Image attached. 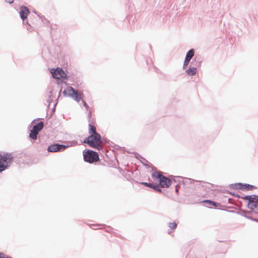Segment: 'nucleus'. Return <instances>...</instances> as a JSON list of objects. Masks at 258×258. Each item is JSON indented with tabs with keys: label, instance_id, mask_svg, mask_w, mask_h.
I'll return each instance as SVG.
<instances>
[{
	"label": "nucleus",
	"instance_id": "28",
	"mask_svg": "<svg viewBox=\"0 0 258 258\" xmlns=\"http://www.w3.org/2000/svg\"><path fill=\"white\" fill-rule=\"evenodd\" d=\"M147 61V64L148 65L150 63L151 64V65L153 66L155 71L157 73L158 72V71H159V69L158 68H157L156 67H155L154 65H153V63L152 62V60H151V58H149L148 59H147L146 60Z\"/></svg>",
	"mask_w": 258,
	"mask_h": 258
},
{
	"label": "nucleus",
	"instance_id": "17",
	"mask_svg": "<svg viewBox=\"0 0 258 258\" xmlns=\"http://www.w3.org/2000/svg\"><path fill=\"white\" fill-rule=\"evenodd\" d=\"M136 157L141 161L144 166L148 168L150 167V165L148 164V161L143 157L138 154V156H136Z\"/></svg>",
	"mask_w": 258,
	"mask_h": 258
},
{
	"label": "nucleus",
	"instance_id": "35",
	"mask_svg": "<svg viewBox=\"0 0 258 258\" xmlns=\"http://www.w3.org/2000/svg\"><path fill=\"white\" fill-rule=\"evenodd\" d=\"M249 214H246L245 217L248 219H250L252 221H253L254 219V218H253L252 216L249 215Z\"/></svg>",
	"mask_w": 258,
	"mask_h": 258
},
{
	"label": "nucleus",
	"instance_id": "11",
	"mask_svg": "<svg viewBox=\"0 0 258 258\" xmlns=\"http://www.w3.org/2000/svg\"><path fill=\"white\" fill-rule=\"evenodd\" d=\"M202 60L200 57L196 56L190 62L189 67H196L197 69L200 67L202 65Z\"/></svg>",
	"mask_w": 258,
	"mask_h": 258
},
{
	"label": "nucleus",
	"instance_id": "9",
	"mask_svg": "<svg viewBox=\"0 0 258 258\" xmlns=\"http://www.w3.org/2000/svg\"><path fill=\"white\" fill-rule=\"evenodd\" d=\"M19 14L23 23L27 19L28 15L30 13L29 9L26 6H22L20 7Z\"/></svg>",
	"mask_w": 258,
	"mask_h": 258
},
{
	"label": "nucleus",
	"instance_id": "19",
	"mask_svg": "<svg viewBox=\"0 0 258 258\" xmlns=\"http://www.w3.org/2000/svg\"><path fill=\"white\" fill-rule=\"evenodd\" d=\"M195 50L194 48L189 49L186 53L185 57L188 59L191 60L192 58L194 56Z\"/></svg>",
	"mask_w": 258,
	"mask_h": 258
},
{
	"label": "nucleus",
	"instance_id": "50",
	"mask_svg": "<svg viewBox=\"0 0 258 258\" xmlns=\"http://www.w3.org/2000/svg\"><path fill=\"white\" fill-rule=\"evenodd\" d=\"M241 195H240L241 197H243L244 196V195L242 194V193H241Z\"/></svg>",
	"mask_w": 258,
	"mask_h": 258
},
{
	"label": "nucleus",
	"instance_id": "38",
	"mask_svg": "<svg viewBox=\"0 0 258 258\" xmlns=\"http://www.w3.org/2000/svg\"><path fill=\"white\" fill-rule=\"evenodd\" d=\"M56 28H57V27H56V25H51L50 26V29L51 30L56 29Z\"/></svg>",
	"mask_w": 258,
	"mask_h": 258
},
{
	"label": "nucleus",
	"instance_id": "5",
	"mask_svg": "<svg viewBox=\"0 0 258 258\" xmlns=\"http://www.w3.org/2000/svg\"><path fill=\"white\" fill-rule=\"evenodd\" d=\"M50 72L51 74L52 77L55 79L58 83L60 80H61L60 82L62 83V81L68 79V76L62 68L58 67L56 69L53 68L50 70Z\"/></svg>",
	"mask_w": 258,
	"mask_h": 258
},
{
	"label": "nucleus",
	"instance_id": "34",
	"mask_svg": "<svg viewBox=\"0 0 258 258\" xmlns=\"http://www.w3.org/2000/svg\"><path fill=\"white\" fill-rule=\"evenodd\" d=\"M81 101L83 104V106L85 107L86 109L88 110L89 108V106L88 105V104L83 99H82Z\"/></svg>",
	"mask_w": 258,
	"mask_h": 258
},
{
	"label": "nucleus",
	"instance_id": "32",
	"mask_svg": "<svg viewBox=\"0 0 258 258\" xmlns=\"http://www.w3.org/2000/svg\"><path fill=\"white\" fill-rule=\"evenodd\" d=\"M227 193H228L230 195H232L233 197H236V198H240V195L238 194H236V193H234V192H232L231 191H227Z\"/></svg>",
	"mask_w": 258,
	"mask_h": 258
},
{
	"label": "nucleus",
	"instance_id": "14",
	"mask_svg": "<svg viewBox=\"0 0 258 258\" xmlns=\"http://www.w3.org/2000/svg\"><path fill=\"white\" fill-rule=\"evenodd\" d=\"M43 127V122L42 121H39L32 126L31 130L35 132L39 133Z\"/></svg>",
	"mask_w": 258,
	"mask_h": 258
},
{
	"label": "nucleus",
	"instance_id": "47",
	"mask_svg": "<svg viewBox=\"0 0 258 258\" xmlns=\"http://www.w3.org/2000/svg\"><path fill=\"white\" fill-rule=\"evenodd\" d=\"M229 209H235L234 207H228Z\"/></svg>",
	"mask_w": 258,
	"mask_h": 258
},
{
	"label": "nucleus",
	"instance_id": "22",
	"mask_svg": "<svg viewBox=\"0 0 258 258\" xmlns=\"http://www.w3.org/2000/svg\"><path fill=\"white\" fill-rule=\"evenodd\" d=\"M38 133L30 130L29 133V137L31 140L35 141L37 140Z\"/></svg>",
	"mask_w": 258,
	"mask_h": 258
},
{
	"label": "nucleus",
	"instance_id": "48",
	"mask_svg": "<svg viewBox=\"0 0 258 258\" xmlns=\"http://www.w3.org/2000/svg\"><path fill=\"white\" fill-rule=\"evenodd\" d=\"M231 200H232V199H230V198L228 199V203H231V202H230V201H231Z\"/></svg>",
	"mask_w": 258,
	"mask_h": 258
},
{
	"label": "nucleus",
	"instance_id": "31",
	"mask_svg": "<svg viewBox=\"0 0 258 258\" xmlns=\"http://www.w3.org/2000/svg\"><path fill=\"white\" fill-rule=\"evenodd\" d=\"M100 225L98 224H92L90 226V228L93 229H100L99 226Z\"/></svg>",
	"mask_w": 258,
	"mask_h": 258
},
{
	"label": "nucleus",
	"instance_id": "12",
	"mask_svg": "<svg viewBox=\"0 0 258 258\" xmlns=\"http://www.w3.org/2000/svg\"><path fill=\"white\" fill-rule=\"evenodd\" d=\"M203 203L205 204H208L210 206L214 207L216 209H220V207H223L220 203L215 202L211 200H204L203 201Z\"/></svg>",
	"mask_w": 258,
	"mask_h": 258
},
{
	"label": "nucleus",
	"instance_id": "10",
	"mask_svg": "<svg viewBox=\"0 0 258 258\" xmlns=\"http://www.w3.org/2000/svg\"><path fill=\"white\" fill-rule=\"evenodd\" d=\"M159 183L162 188H168L172 184V180L171 178L163 175Z\"/></svg>",
	"mask_w": 258,
	"mask_h": 258
},
{
	"label": "nucleus",
	"instance_id": "33",
	"mask_svg": "<svg viewBox=\"0 0 258 258\" xmlns=\"http://www.w3.org/2000/svg\"><path fill=\"white\" fill-rule=\"evenodd\" d=\"M250 195L244 196L243 197H241V196H240L239 198L248 201L249 199L250 198Z\"/></svg>",
	"mask_w": 258,
	"mask_h": 258
},
{
	"label": "nucleus",
	"instance_id": "44",
	"mask_svg": "<svg viewBox=\"0 0 258 258\" xmlns=\"http://www.w3.org/2000/svg\"><path fill=\"white\" fill-rule=\"evenodd\" d=\"M151 168H152V170H154L156 169V168L154 166H153L152 165H151Z\"/></svg>",
	"mask_w": 258,
	"mask_h": 258
},
{
	"label": "nucleus",
	"instance_id": "41",
	"mask_svg": "<svg viewBox=\"0 0 258 258\" xmlns=\"http://www.w3.org/2000/svg\"><path fill=\"white\" fill-rule=\"evenodd\" d=\"M222 210H224V211H226L227 212H231V213H236V212L237 211H228L227 210H225V209H222Z\"/></svg>",
	"mask_w": 258,
	"mask_h": 258
},
{
	"label": "nucleus",
	"instance_id": "13",
	"mask_svg": "<svg viewBox=\"0 0 258 258\" xmlns=\"http://www.w3.org/2000/svg\"><path fill=\"white\" fill-rule=\"evenodd\" d=\"M257 187L248 183H241L240 190L242 191L252 190L256 189Z\"/></svg>",
	"mask_w": 258,
	"mask_h": 258
},
{
	"label": "nucleus",
	"instance_id": "24",
	"mask_svg": "<svg viewBox=\"0 0 258 258\" xmlns=\"http://www.w3.org/2000/svg\"><path fill=\"white\" fill-rule=\"evenodd\" d=\"M240 186H241V182H238L233 184H230L229 185V187L235 189H240Z\"/></svg>",
	"mask_w": 258,
	"mask_h": 258
},
{
	"label": "nucleus",
	"instance_id": "30",
	"mask_svg": "<svg viewBox=\"0 0 258 258\" xmlns=\"http://www.w3.org/2000/svg\"><path fill=\"white\" fill-rule=\"evenodd\" d=\"M0 258H13L11 256L7 255L3 252H0Z\"/></svg>",
	"mask_w": 258,
	"mask_h": 258
},
{
	"label": "nucleus",
	"instance_id": "25",
	"mask_svg": "<svg viewBox=\"0 0 258 258\" xmlns=\"http://www.w3.org/2000/svg\"><path fill=\"white\" fill-rule=\"evenodd\" d=\"M88 121L89 123H95V119L92 117V113L91 111H89L87 116Z\"/></svg>",
	"mask_w": 258,
	"mask_h": 258
},
{
	"label": "nucleus",
	"instance_id": "15",
	"mask_svg": "<svg viewBox=\"0 0 258 258\" xmlns=\"http://www.w3.org/2000/svg\"><path fill=\"white\" fill-rule=\"evenodd\" d=\"M185 72L189 76H193L196 75L197 73L198 69H197L196 67L191 68L189 67L188 68L185 70Z\"/></svg>",
	"mask_w": 258,
	"mask_h": 258
},
{
	"label": "nucleus",
	"instance_id": "1",
	"mask_svg": "<svg viewBox=\"0 0 258 258\" xmlns=\"http://www.w3.org/2000/svg\"><path fill=\"white\" fill-rule=\"evenodd\" d=\"M95 123H89L88 124V132L90 135L86 138L82 143L87 144L93 149L100 151L102 149V147L100 145L102 143V137L100 134L97 132Z\"/></svg>",
	"mask_w": 258,
	"mask_h": 258
},
{
	"label": "nucleus",
	"instance_id": "39",
	"mask_svg": "<svg viewBox=\"0 0 258 258\" xmlns=\"http://www.w3.org/2000/svg\"><path fill=\"white\" fill-rule=\"evenodd\" d=\"M188 65L187 64H185L184 63H183V66H182V69L183 70H185L187 69V67H188Z\"/></svg>",
	"mask_w": 258,
	"mask_h": 258
},
{
	"label": "nucleus",
	"instance_id": "42",
	"mask_svg": "<svg viewBox=\"0 0 258 258\" xmlns=\"http://www.w3.org/2000/svg\"><path fill=\"white\" fill-rule=\"evenodd\" d=\"M26 24H27L29 27L30 28H27V30H30V28H31V26H30V25L29 24V23H28V21H26V22H25Z\"/></svg>",
	"mask_w": 258,
	"mask_h": 258
},
{
	"label": "nucleus",
	"instance_id": "52",
	"mask_svg": "<svg viewBox=\"0 0 258 258\" xmlns=\"http://www.w3.org/2000/svg\"><path fill=\"white\" fill-rule=\"evenodd\" d=\"M106 232H110V231L108 230H106Z\"/></svg>",
	"mask_w": 258,
	"mask_h": 258
},
{
	"label": "nucleus",
	"instance_id": "49",
	"mask_svg": "<svg viewBox=\"0 0 258 258\" xmlns=\"http://www.w3.org/2000/svg\"><path fill=\"white\" fill-rule=\"evenodd\" d=\"M108 228L110 229V230H112L113 228L112 227H111L110 226H108Z\"/></svg>",
	"mask_w": 258,
	"mask_h": 258
},
{
	"label": "nucleus",
	"instance_id": "4",
	"mask_svg": "<svg viewBox=\"0 0 258 258\" xmlns=\"http://www.w3.org/2000/svg\"><path fill=\"white\" fill-rule=\"evenodd\" d=\"M62 93L64 96L70 97L77 102L82 100L83 93H79L78 90L75 89L72 86H68L67 90H63Z\"/></svg>",
	"mask_w": 258,
	"mask_h": 258
},
{
	"label": "nucleus",
	"instance_id": "16",
	"mask_svg": "<svg viewBox=\"0 0 258 258\" xmlns=\"http://www.w3.org/2000/svg\"><path fill=\"white\" fill-rule=\"evenodd\" d=\"M163 175L160 171H155L152 174V177L154 180H157L159 182Z\"/></svg>",
	"mask_w": 258,
	"mask_h": 258
},
{
	"label": "nucleus",
	"instance_id": "40",
	"mask_svg": "<svg viewBox=\"0 0 258 258\" xmlns=\"http://www.w3.org/2000/svg\"><path fill=\"white\" fill-rule=\"evenodd\" d=\"M5 2L10 4H12L14 3V0H5Z\"/></svg>",
	"mask_w": 258,
	"mask_h": 258
},
{
	"label": "nucleus",
	"instance_id": "6",
	"mask_svg": "<svg viewBox=\"0 0 258 258\" xmlns=\"http://www.w3.org/2000/svg\"><path fill=\"white\" fill-rule=\"evenodd\" d=\"M76 145V144H73L70 142H69L67 144L63 145L59 143H53L47 147V151L49 152H58L64 151L66 149L70 147Z\"/></svg>",
	"mask_w": 258,
	"mask_h": 258
},
{
	"label": "nucleus",
	"instance_id": "18",
	"mask_svg": "<svg viewBox=\"0 0 258 258\" xmlns=\"http://www.w3.org/2000/svg\"><path fill=\"white\" fill-rule=\"evenodd\" d=\"M102 141H104L105 143L108 144L109 146L113 147L115 149L119 150L121 148L120 147L114 144L112 142L109 141V140L105 138H103L102 139Z\"/></svg>",
	"mask_w": 258,
	"mask_h": 258
},
{
	"label": "nucleus",
	"instance_id": "46",
	"mask_svg": "<svg viewBox=\"0 0 258 258\" xmlns=\"http://www.w3.org/2000/svg\"><path fill=\"white\" fill-rule=\"evenodd\" d=\"M253 221H255V222H256L257 223H258V219L254 218V219L253 220Z\"/></svg>",
	"mask_w": 258,
	"mask_h": 258
},
{
	"label": "nucleus",
	"instance_id": "37",
	"mask_svg": "<svg viewBox=\"0 0 258 258\" xmlns=\"http://www.w3.org/2000/svg\"><path fill=\"white\" fill-rule=\"evenodd\" d=\"M180 185L176 184L175 185V192L178 194V187H180Z\"/></svg>",
	"mask_w": 258,
	"mask_h": 258
},
{
	"label": "nucleus",
	"instance_id": "23",
	"mask_svg": "<svg viewBox=\"0 0 258 258\" xmlns=\"http://www.w3.org/2000/svg\"><path fill=\"white\" fill-rule=\"evenodd\" d=\"M137 183H139L140 184L143 185L146 187H148L149 188L153 189L155 184L151 182H140L136 181Z\"/></svg>",
	"mask_w": 258,
	"mask_h": 258
},
{
	"label": "nucleus",
	"instance_id": "26",
	"mask_svg": "<svg viewBox=\"0 0 258 258\" xmlns=\"http://www.w3.org/2000/svg\"><path fill=\"white\" fill-rule=\"evenodd\" d=\"M178 223L176 222H170L168 223V225L170 227L171 229L174 230L176 228L177 226Z\"/></svg>",
	"mask_w": 258,
	"mask_h": 258
},
{
	"label": "nucleus",
	"instance_id": "21",
	"mask_svg": "<svg viewBox=\"0 0 258 258\" xmlns=\"http://www.w3.org/2000/svg\"><path fill=\"white\" fill-rule=\"evenodd\" d=\"M34 13L39 17L40 19H41V21L44 24L47 25L50 23L49 21L46 18H45L44 16L41 15L40 14H38V13L36 12H35Z\"/></svg>",
	"mask_w": 258,
	"mask_h": 258
},
{
	"label": "nucleus",
	"instance_id": "51",
	"mask_svg": "<svg viewBox=\"0 0 258 258\" xmlns=\"http://www.w3.org/2000/svg\"><path fill=\"white\" fill-rule=\"evenodd\" d=\"M171 232V231H168V234H170Z\"/></svg>",
	"mask_w": 258,
	"mask_h": 258
},
{
	"label": "nucleus",
	"instance_id": "29",
	"mask_svg": "<svg viewBox=\"0 0 258 258\" xmlns=\"http://www.w3.org/2000/svg\"><path fill=\"white\" fill-rule=\"evenodd\" d=\"M52 95V90H51L49 92L48 98L47 101L48 103V105L52 101V100L51 99V97Z\"/></svg>",
	"mask_w": 258,
	"mask_h": 258
},
{
	"label": "nucleus",
	"instance_id": "36",
	"mask_svg": "<svg viewBox=\"0 0 258 258\" xmlns=\"http://www.w3.org/2000/svg\"><path fill=\"white\" fill-rule=\"evenodd\" d=\"M190 60H191L188 59V58H187L185 57V59H184L183 63H184L185 64H189V63H190Z\"/></svg>",
	"mask_w": 258,
	"mask_h": 258
},
{
	"label": "nucleus",
	"instance_id": "8",
	"mask_svg": "<svg viewBox=\"0 0 258 258\" xmlns=\"http://www.w3.org/2000/svg\"><path fill=\"white\" fill-rule=\"evenodd\" d=\"M246 207L251 210L254 209L258 210V196L256 195H250Z\"/></svg>",
	"mask_w": 258,
	"mask_h": 258
},
{
	"label": "nucleus",
	"instance_id": "45",
	"mask_svg": "<svg viewBox=\"0 0 258 258\" xmlns=\"http://www.w3.org/2000/svg\"><path fill=\"white\" fill-rule=\"evenodd\" d=\"M186 258H197V257H194V256H193V257H191L190 255V254H189V255H187L186 256Z\"/></svg>",
	"mask_w": 258,
	"mask_h": 258
},
{
	"label": "nucleus",
	"instance_id": "43",
	"mask_svg": "<svg viewBox=\"0 0 258 258\" xmlns=\"http://www.w3.org/2000/svg\"><path fill=\"white\" fill-rule=\"evenodd\" d=\"M56 105V103L54 104V107L52 108V112L53 113L55 110V106Z\"/></svg>",
	"mask_w": 258,
	"mask_h": 258
},
{
	"label": "nucleus",
	"instance_id": "27",
	"mask_svg": "<svg viewBox=\"0 0 258 258\" xmlns=\"http://www.w3.org/2000/svg\"><path fill=\"white\" fill-rule=\"evenodd\" d=\"M161 187L160 186L159 183L156 184L153 188V189L158 192L161 193L162 192V190Z\"/></svg>",
	"mask_w": 258,
	"mask_h": 258
},
{
	"label": "nucleus",
	"instance_id": "2",
	"mask_svg": "<svg viewBox=\"0 0 258 258\" xmlns=\"http://www.w3.org/2000/svg\"><path fill=\"white\" fill-rule=\"evenodd\" d=\"M13 156L10 153H0V173L8 169L12 164Z\"/></svg>",
	"mask_w": 258,
	"mask_h": 258
},
{
	"label": "nucleus",
	"instance_id": "3",
	"mask_svg": "<svg viewBox=\"0 0 258 258\" xmlns=\"http://www.w3.org/2000/svg\"><path fill=\"white\" fill-rule=\"evenodd\" d=\"M83 154L84 161L89 163H93L99 160L98 153L91 149L84 150Z\"/></svg>",
	"mask_w": 258,
	"mask_h": 258
},
{
	"label": "nucleus",
	"instance_id": "7",
	"mask_svg": "<svg viewBox=\"0 0 258 258\" xmlns=\"http://www.w3.org/2000/svg\"><path fill=\"white\" fill-rule=\"evenodd\" d=\"M172 182H178L176 184L180 185L181 184H182L184 185H185L187 183H191L192 182H194L195 181L198 182H203V181H198V180H195L194 179H192L191 178H185L183 179V177L181 176H175L173 175L171 176Z\"/></svg>",
	"mask_w": 258,
	"mask_h": 258
},
{
	"label": "nucleus",
	"instance_id": "20",
	"mask_svg": "<svg viewBox=\"0 0 258 258\" xmlns=\"http://www.w3.org/2000/svg\"><path fill=\"white\" fill-rule=\"evenodd\" d=\"M252 213L250 211H247L245 210L240 209V211H238L236 212V214L238 215H240L243 217L246 216V214H250Z\"/></svg>",
	"mask_w": 258,
	"mask_h": 258
}]
</instances>
